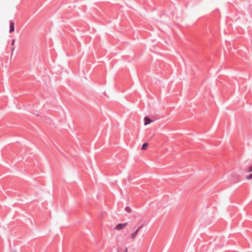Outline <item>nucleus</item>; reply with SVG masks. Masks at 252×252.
Listing matches in <instances>:
<instances>
[{
	"label": "nucleus",
	"mask_w": 252,
	"mask_h": 252,
	"mask_svg": "<svg viewBox=\"0 0 252 252\" xmlns=\"http://www.w3.org/2000/svg\"><path fill=\"white\" fill-rule=\"evenodd\" d=\"M142 226H139L134 232H133V233H132L130 235V238L131 239V240H134L136 236L137 235L139 230H140V229L141 228Z\"/></svg>",
	"instance_id": "1"
},
{
	"label": "nucleus",
	"mask_w": 252,
	"mask_h": 252,
	"mask_svg": "<svg viewBox=\"0 0 252 252\" xmlns=\"http://www.w3.org/2000/svg\"><path fill=\"white\" fill-rule=\"evenodd\" d=\"M14 31V25L13 22H11L10 24L9 32L11 33Z\"/></svg>",
	"instance_id": "4"
},
{
	"label": "nucleus",
	"mask_w": 252,
	"mask_h": 252,
	"mask_svg": "<svg viewBox=\"0 0 252 252\" xmlns=\"http://www.w3.org/2000/svg\"><path fill=\"white\" fill-rule=\"evenodd\" d=\"M128 251V249L127 248H125V251L124 252H127Z\"/></svg>",
	"instance_id": "9"
},
{
	"label": "nucleus",
	"mask_w": 252,
	"mask_h": 252,
	"mask_svg": "<svg viewBox=\"0 0 252 252\" xmlns=\"http://www.w3.org/2000/svg\"><path fill=\"white\" fill-rule=\"evenodd\" d=\"M144 120L145 125H147L152 122V121L150 118L147 117L144 118Z\"/></svg>",
	"instance_id": "3"
},
{
	"label": "nucleus",
	"mask_w": 252,
	"mask_h": 252,
	"mask_svg": "<svg viewBox=\"0 0 252 252\" xmlns=\"http://www.w3.org/2000/svg\"><path fill=\"white\" fill-rule=\"evenodd\" d=\"M249 172H252V165H250L248 167V171Z\"/></svg>",
	"instance_id": "7"
},
{
	"label": "nucleus",
	"mask_w": 252,
	"mask_h": 252,
	"mask_svg": "<svg viewBox=\"0 0 252 252\" xmlns=\"http://www.w3.org/2000/svg\"><path fill=\"white\" fill-rule=\"evenodd\" d=\"M252 179V174L249 175L246 177V179L249 180Z\"/></svg>",
	"instance_id": "6"
},
{
	"label": "nucleus",
	"mask_w": 252,
	"mask_h": 252,
	"mask_svg": "<svg viewBox=\"0 0 252 252\" xmlns=\"http://www.w3.org/2000/svg\"><path fill=\"white\" fill-rule=\"evenodd\" d=\"M14 43H15V40L13 39L12 41V45H13L14 44Z\"/></svg>",
	"instance_id": "8"
},
{
	"label": "nucleus",
	"mask_w": 252,
	"mask_h": 252,
	"mask_svg": "<svg viewBox=\"0 0 252 252\" xmlns=\"http://www.w3.org/2000/svg\"><path fill=\"white\" fill-rule=\"evenodd\" d=\"M148 143H144L142 146V148H141L142 150H146L148 147Z\"/></svg>",
	"instance_id": "5"
},
{
	"label": "nucleus",
	"mask_w": 252,
	"mask_h": 252,
	"mask_svg": "<svg viewBox=\"0 0 252 252\" xmlns=\"http://www.w3.org/2000/svg\"><path fill=\"white\" fill-rule=\"evenodd\" d=\"M14 48H12V51H14Z\"/></svg>",
	"instance_id": "10"
},
{
	"label": "nucleus",
	"mask_w": 252,
	"mask_h": 252,
	"mask_svg": "<svg viewBox=\"0 0 252 252\" xmlns=\"http://www.w3.org/2000/svg\"><path fill=\"white\" fill-rule=\"evenodd\" d=\"M127 223L126 222L124 223H120L117 225L116 229L118 230H121L124 228L126 227L127 225Z\"/></svg>",
	"instance_id": "2"
}]
</instances>
